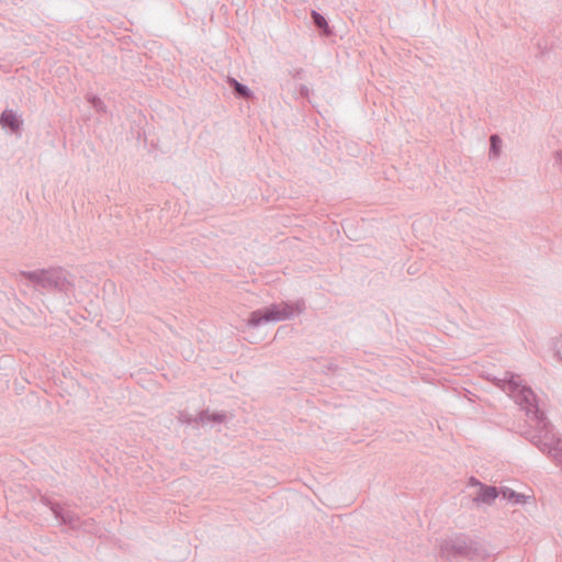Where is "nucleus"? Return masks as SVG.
<instances>
[{
	"instance_id": "6ab92c4d",
	"label": "nucleus",
	"mask_w": 562,
	"mask_h": 562,
	"mask_svg": "<svg viewBox=\"0 0 562 562\" xmlns=\"http://www.w3.org/2000/svg\"><path fill=\"white\" fill-rule=\"evenodd\" d=\"M283 327H279L278 330H277V334L276 336H278L280 334V331L282 330Z\"/></svg>"
},
{
	"instance_id": "4468645a",
	"label": "nucleus",
	"mask_w": 562,
	"mask_h": 562,
	"mask_svg": "<svg viewBox=\"0 0 562 562\" xmlns=\"http://www.w3.org/2000/svg\"><path fill=\"white\" fill-rule=\"evenodd\" d=\"M179 422L181 424L191 425V424H198L200 425V422L198 419V415L193 416L189 413L182 412L179 415Z\"/></svg>"
},
{
	"instance_id": "aec40b11",
	"label": "nucleus",
	"mask_w": 562,
	"mask_h": 562,
	"mask_svg": "<svg viewBox=\"0 0 562 562\" xmlns=\"http://www.w3.org/2000/svg\"><path fill=\"white\" fill-rule=\"evenodd\" d=\"M557 454L560 456V458L562 459V452H558Z\"/></svg>"
},
{
	"instance_id": "7ed1b4c3",
	"label": "nucleus",
	"mask_w": 562,
	"mask_h": 562,
	"mask_svg": "<svg viewBox=\"0 0 562 562\" xmlns=\"http://www.w3.org/2000/svg\"><path fill=\"white\" fill-rule=\"evenodd\" d=\"M19 276L40 292L58 293L66 297L75 291L74 276L61 267H49L36 270H20Z\"/></svg>"
},
{
	"instance_id": "ddd939ff",
	"label": "nucleus",
	"mask_w": 562,
	"mask_h": 562,
	"mask_svg": "<svg viewBox=\"0 0 562 562\" xmlns=\"http://www.w3.org/2000/svg\"><path fill=\"white\" fill-rule=\"evenodd\" d=\"M88 102L91 105V108L95 110V112H98V113H105L106 112V105L100 99V97H98L95 94H91V95L88 97Z\"/></svg>"
},
{
	"instance_id": "1a4fd4ad",
	"label": "nucleus",
	"mask_w": 562,
	"mask_h": 562,
	"mask_svg": "<svg viewBox=\"0 0 562 562\" xmlns=\"http://www.w3.org/2000/svg\"><path fill=\"white\" fill-rule=\"evenodd\" d=\"M227 83L236 98L247 101L256 99L254 91L247 85L239 82L235 78L229 77Z\"/></svg>"
},
{
	"instance_id": "f8f14e48",
	"label": "nucleus",
	"mask_w": 562,
	"mask_h": 562,
	"mask_svg": "<svg viewBox=\"0 0 562 562\" xmlns=\"http://www.w3.org/2000/svg\"><path fill=\"white\" fill-rule=\"evenodd\" d=\"M503 140L498 134H492L490 136V149L488 157L490 159H497L502 154Z\"/></svg>"
},
{
	"instance_id": "6e6552de",
	"label": "nucleus",
	"mask_w": 562,
	"mask_h": 562,
	"mask_svg": "<svg viewBox=\"0 0 562 562\" xmlns=\"http://www.w3.org/2000/svg\"><path fill=\"white\" fill-rule=\"evenodd\" d=\"M311 20L321 36L330 37L335 35L334 29L329 25L327 19L318 11H311Z\"/></svg>"
},
{
	"instance_id": "20e7f679",
	"label": "nucleus",
	"mask_w": 562,
	"mask_h": 562,
	"mask_svg": "<svg viewBox=\"0 0 562 562\" xmlns=\"http://www.w3.org/2000/svg\"><path fill=\"white\" fill-rule=\"evenodd\" d=\"M305 308L306 304L304 299L271 303L265 307L250 312L246 319V325L249 328H257L267 323L291 319L294 316L302 314Z\"/></svg>"
},
{
	"instance_id": "a211bd4d",
	"label": "nucleus",
	"mask_w": 562,
	"mask_h": 562,
	"mask_svg": "<svg viewBox=\"0 0 562 562\" xmlns=\"http://www.w3.org/2000/svg\"><path fill=\"white\" fill-rule=\"evenodd\" d=\"M539 49H541V55H544V50L541 47V44H538Z\"/></svg>"
},
{
	"instance_id": "39448f33",
	"label": "nucleus",
	"mask_w": 562,
	"mask_h": 562,
	"mask_svg": "<svg viewBox=\"0 0 562 562\" xmlns=\"http://www.w3.org/2000/svg\"><path fill=\"white\" fill-rule=\"evenodd\" d=\"M42 503L50 509L59 525L68 527L71 530H79L82 528V522L78 514L65 509L58 502L47 497H42Z\"/></svg>"
},
{
	"instance_id": "f3484780",
	"label": "nucleus",
	"mask_w": 562,
	"mask_h": 562,
	"mask_svg": "<svg viewBox=\"0 0 562 562\" xmlns=\"http://www.w3.org/2000/svg\"><path fill=\"white\" fill-rule=\"evenodd\" d=\"M480 484H483V483L480 480H477L476 477L471 476L469 479V485L470 486H477V487H480Z\"/></svg>"
},
{
	"instance_id": "9b49d317",
	"label": "nucleus",
	"mask_w": 562,
	"mask_h": 562,
	"mask_svg": "<svg viewBox=\"0 0 562 562\" xmlns=\"http://www.w3.org/2000/svg\"><path fill=\"white\" fill-rule=\"evenodd\" d=\"M499 497L513 505L525 504L527 502V499L529 498V496L525 495L524 493H518L507 486H501Z\"/></svg>"
},
{
	"instance_id": "423d86ee",
	"label": "nucleus",
	"mask_w": 562,
	"mask_h": 562,
	"mask_svg": "<svg viewBox=\"0 0 562 562\" xmlns=\"http://www.w3.org/2000/svg\"><path fill=\"white\" fill-rule=\"evenodd\" d=\"M23 124L22 116L12 109H4L0 114V126L2 130L16 137L22 136Z\"/></svg>"
},
{
	"instance_id": "9d476101",
	"label": "nucleus",
	"mask_w": 562,
	"mask_h": 562,
	"mask_svg": "<svg viewBox=\"0 0 562 562\" xmlns=\"http://www.w3.org/2000/svg\"><path fill=\"white\" fill-rule=\"evenodd\" d=\"M198 419L201 426H204L207 423L223 424L227 419V414L224 411L211 412L210 409L205 408L198 413Z\"/></svg>"
},
{
	"instance_id": "f257e3e1",
	"label": "nucleus",
	"mask_w": 562,
	"mask_h": 562,
	"mask_svg": "<svg viewBox=\"0 0 562 562\" xmlns=\"http://www.w3.org/2000/svg\"><path fill=\"white\" fill-rule=\"evenodd\" d=\"M492 381L495 386L506 391L536 424L537 431H527L526 439L562 464V459L557 454L562 452V439L553 432V425L540 408L538 396L533 390L518 375L508 371L504 379L494 376Z\"/></svg>"
},
{
	"instance_id": "0eeeda50",
	"label": "nucleus",
	"mask_w": 562,
	"mask_h": 562,
	"mask_svg": "<svg viewBox=\"0 0 562 562\" xmlns=\"http://www.w3.org/2000/svg\"><path fill=\"white\" fill-rule=\"evenodd\" d=\"M501 495V487L497 488L493 485L480 484L473 502L476 505H492Z\"/></svg>"
},
{
	"instance_id": "dca6fc26",
	"label": "nucleus",
	"mask_w": 562,
	"mask_h": 562,
	"mask_svg": "<svg viewBox=\"0 0 562 562\" xmlns=\"http://www.w3.org/2000/svg\"><path fill=\"white\" fill-rule=\"evenodd\" d=\"M299 93L302 98H307L310 94V89L305 85H300L299 87Z\"/></svg>"
},
{
	"instance_id": "2eb2a0df",
	"label": "nucleus",
	"mask_w": 562,
	"mask_h": 562,
	"mask_svg": "<svg viewBox=\"0 0 562 562\" xmlns=\"http://www.w3.org/2000/svg\"><path fill=\"white\" fill-rule=\"evenodd\" d=\"M554 351L559 360L562 361V337L555 340Z\"/></svg>"
},
{
	"instance_id": "f03ea898",
	"label": "nucleus",
	"mask_w": 562,
	"mask_h": 562,
	"mask_svg": "<svg viewBox=\"0 0 562 562\" xmlns=\"http://www.w3.org/2000/svg\"><path fill=\"white\" fill-rule=\"evenodd\" d=\"M439 551L441 558L448 561L479 562L494 554V550L485 541L467 533H457L442 540Z\"/></svg>"
}]
</instances>
